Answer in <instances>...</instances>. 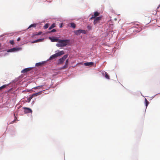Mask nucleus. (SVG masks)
Instances as JSON below:
<instances>
[{"instance_id": "1", "label": "nucleus", "mask_w": 160, "mask_h": 160, "mask_svg": "<svg viewBox=\"0 0 160 160\" xmlns=\"http://www.w3.org/2000/svg\"><path fill=\"white\" fill-rule=\"evenodd\" d=\"M50 39L52 42H59V43H57L56 44V46L58 47H64L66 46L70 43V41L69 39L58 40V38L54 37H50Z\"/></svg>"}, {"instance_id": "2", "label": "nucleus", "mask_w": 160, "mask_h": 160, "mask_svg": "<svg viewBox=\"0 0 160 160\" xmlns=\"http://www.w3.org/2000/svg\"><path fill=\"white\" fill-rule=\"evenodd\" d=\"M64 54V52L63 51H61L58 53H57L54 54H53L49 58V60H52L54 58H57L58 57L60 56L61 55H63Z\"/></svg>"}, {"instance_id": "3", "label": "nucleus", "mask_w": 160, "mask_h": 160, "mask_svg": "<svg viewBox=\"0 0 160 160\" xmlns=\"http://www.w3.org/2000/svg\"><path fill=\"white\" fill-rule=\"evenodd\" d=\"M137 25L138 27H133L131 28L132 30L134 32H139L142 30L140 26H139L138 25Z\"/></svg>"}, {"instance_id": "4", "label": "nucleus", "mask_w": 160, "mask_h": 160, "mask_svg": "<svg viewBox=\"0 0 160 160\" xmlns=\"http://www.w3.org/2000/svg\"><path fill=\"white\" fill-rule=\"evenodd\" d=\"M102 18V16H100L94 18V20L93 22L94 25H96L97 24L99 23Z\"/></svg>"}, {"instance_id": "5", "label": "nucleus", "mask_w": 160, "mask_h": 160, "mask_svg": "<svg viewBox=\"0 0 160 160\" xmlns=\"http://www.w3.org/2000/svg\"><path fill=\"white\" fill-rule=\"evenodd\" d=\"M74 33L77 35H79L80 34L82 33L83 34H86V32L85 30L79 29L78 30L74 31Z\"/></svg>"}, {"instance_id": "6", "label": "nucleus", "mask_w": 160, "mask_h": 160, "mask_svg": "<svg viewBox=\"0 0 160 160\" xmlns=\"http://www.w3.org/2000/svg\"><path fill=\"white\" fill-rule=\"evenodd\" d=\"M68 57V55L67 54H66L64 55L62 58L59 59L58 60V64H61L62 63L66 58H67Z\"/></svg>"}, {"instance_id": "7", "label": "nucleus", "mask_w": 160, "mask_h": 160, "mask_svg": "<svg viewBox=\"0 0 160 160\" xmlns=\"http://www.w3.org/2000/svg\"><path fill=\"white\" fill-rule=\"evenodd\" d=\"M23 108L24 110V112L26 113L32 112V110L30 108L26 107H23Z\"/></svg>"}, {"instance_id": "8", "label": "nucleus", "mask_w": 160, "mask_h": 160, "mask_svg": "<svg viewBox=\"0 0 160 160\" xmlns=\"http://www.w3.org/2000/svg\"><path fill=\"white\" fill-rule=\"evenodd\" d=\"M100 13L98 12H94V14L92 15L90 18V19H92L94 18H96L97 17L99 16Z\"/></svg>"}, {"instance_id": "9", "label": "nucleus", "mask_w": 160, "mask_h": 160, "mask_svg": "<svg viewBox=\"0 0 160 160\" xmlns=\"http://www.w3.org/2000/svg\"><path fill=\"white\" fill-rule=\"evenodd\" d=\"M32 68H26L24 69L21 72L22 73H24L26 72H27L30 71L32 69Z\"/></svg>"}, {"instance_id": "10", "label": "nucleus", "mask_w": 160, "mask_h": 160, "mask_svg": "<svg viewBox=\"0 0 160 160\" xmlns=\"http://www.w3.org/2000/svg\"><path fill=\"white\" fill-rule=\"evenodd\" d=\"M18 48H12L11 49L8 50V52H12L16 51H18Z\"/></svg>"}, {"instance_id": "11", "label": "nucleus", "mask_w": 160, "mask_h": 160, "mask_svg": "<svg viewBox=\"0 0 160 160\" xmlns=\"http://www.w3.org/2000/svg\"><path fill=\"white\" fill-rule=\"evenodd\" d=\"M84 65L86 66H92L93 64V63L92 62H85L84 64Z\"/></svg>"}, {"instance_id": "12", "label": "nucleus", "mask_w": 160, "mask_h": 160, "mask_svg": "<svg viewBox=\"0 0 160 160\" xmlns=\"http://www.w3.org/2000/svg\"><path fill=\"white\" fill-rule=\"evenodd\" d=\"M43 40V39H39L36 40L34 41L33 42H32V43H35V42H40L42 41V40Z\"/></svg>"}, {"instance_id": "13", "label": "nucleus", "mask_w": 160, "mask_h": 160, "mask_svg": "<svg viewBox=\"0 0 160 160\" xmlns=\"http://www.w3.org/2000/svg\"><path fill=\"white\" fill-rule=\"evenodd\" d=\"M42 91L39 92L38 93H34L32 95V96L33 97H36L38 95H40L41 94V92Z\"/></svg>"}, {"instance_id": "14", "label": "nucleus", "mask_w": 160, "mask_h": 160, "mask_svg": "<svg viewBox=\"0 0 160 160\" xmlns=\"http://www.w3.org/2000/svg\"><path fill=\"white\" fill-rule=\"evenodd\" d=\"M55 23H53L51 26L49 28V30H51V29H52V28H54L55 27Z\"/></svg>"}, {"instance_id": "15", "label": "nucleus", "mask_w": 160, "mask_h": 160, "mask_svg": "<svg viewBox=\"0 0 160 160\" xmlns=\"http://www.w3.org/2000/svg\"><path fill=\"white\" fill-rule=\"evenodd\" d=\"M71 27L73 28H75L76 27V25L75 23L72 22L70 23Z\"/></svg>"}, {"instance_id": "16", "label": "nucleus", "mask_w": 160, "mask_h": 160, "mask_svg": "<svg viewBox=\"0 0 160 160\" xmlns=\"http://www.w3.org/2000/svg\"><path fill=\"white\" fill-rule=\"evenodd\" d=\"M105 78L107 79H110V78H109V76L108 75V74L107 73V72H105Z\"/></svg>"}, {"instance_id": "17", "label": "nucleus", "mask_w": 160, "mask_h": 160, "mask_svg": "<svg viewBox=\"0 0 160 160\" xmlns=\"http://www.w3.org/2000/svg\"><path fill=\"white\" fill-rule=\"evenodd\" d=\"M8 85H4L0 87V91L2 89L6 88V87Z\"/></svg>"}, {"instance_id": "18", "label": "nucleus", "mask_w": 160, "mask_h": 160, "mask_svg": "<svg viewBox=\"0 0 160 160\" xmlns=\"http://www.w3.org/2000/svg\"><path fill=\"white\" fill-rule=\"evenodd\" d=\"M49 25V24L48 23L46 24L44 26V29H46L48 28Z\"/></svg>"}, {"instance_id": "19", "label": "nucleus", "mask_w": 160, "mask_h": 160, "mask_svg": "<svg viewBox=\"0 0 160 160\" xmlns=\"http://www.w3.org/2000/svg\"><path fill=\"white\" fill-rule=\"evenodd\" d=\"M36 26V24H32L28 28H31V27H35Z\"/></svg>"}, {"instance_id": "20", "label": "nucleus", "mask_w": 160, "mask_h": 160, "mask_svg": "<svg viewBox=\"0 0 160 160\" xmlns=\"http://www.w3.org/2000/svg\"><path fill=\"white\" fill-rule=\"evenodd\" d=\"M145 102H146V106L147 107L148 105L149 104V102L146 99H145Z\"/></svg>"}, {"instance_id": "21", "label": "nucleus", "mask_w": 160, "mask_h": 160, "mask_svg": "<svg viewBox=\"0 0 160 160\" xmlns=\"http://www.w3.org/2000/svg\"><path fill=\"white\" fill-rule=\"evenodd\" d=\"M42 64V63H40V62H38V63H36V65L37 66H41Z\"/></svg>"}, {"instance_id": "22", "label": "nucleus", "mask_w": 160, "mask_h": 160, "mask_svg": "<svg viewBox=\"0 0 160 160\" xmlns=\"http://www.w3.org/2000/svg\"><path fill=\"white\" fill-rule=\"evenodd\" d=\"M68 67V65H66V64H65V65H64L62 68V69H66V68H67Z\"/></svg>"}, {"instance_id": "23", "label": "nucleus", "mask_w": 160, "mask_h": 160, "mask_svg": "<svg viewBox=\"0 0 160 160\" xmlns=\"http://www.w3.org/2000/svg\"><path fill=\"white\" fill-rule=\"evenodd\" d=\"M42 87H43V85H41L40 86H38L34 88H34V89H38L39 88H40V87L42 88Z\"/></svg>"}, {"instance_id": "24", "label": "nucleus", "mask_w": 160, "mask_h": 160, "mask_svg": "<svg viewBox=\"0 0 160 160\" xmlns=\"http://www.w3.org/2000/svg\"><path fill=\"white\" fill-rule=\"evenodd\" d=\"M9 42L12 45H13L14 43V42L13 40H10Z\"/></svg>"}, {"instance_id": "25", "label": "nucleus", "mask_w": 160, "mask_h": 160, "mask_svg": "<svg viewBox=\"0 0 160 160\" xmlns=\"http://www.w3.org/2000/svg\"><path fill=\"white\" fill-rule=\"evenodd\" d=\"M87 28L88 30H91L92 29V27L90 26H87Z\"/></svg>"}, {"instance_id": "26", "label": "nucleus", "mask_w": 160, "mask_h": 160, "mask_svg": "<svg viewBox=\"0 0 160 160\" xmlns=\"http://www.w3.org/2000/svg\"><path fill=\"white\" fill-rule=\"evenodd\" d=\"M56 30L55 29H53L50 32H56Z\"/></svg>"}, {"instance_id": "27", "label": "nucleus", "mask_w": 160, "mask_h": 160, "mask_svg": "<svg viewBox=\"0 0 160 160\" xmlns=\"http://www.w3.org/2000/svg\"><path fill=\"white\" fill-rule=\"evenodd\" d=\"M42 33V32H38V33L36 34V35H41Z\"/></svg>"}, {"instance_id": "28", "label": "nucleus", "mask_w": 160, "mask_h": 160, "mask_svg": "<svg viewBox=\"0 0 160 160\" xmlns=\"http://www.w3.org/2000/svg\"><path fill=\"white\" fill-rule=\"evenodd\" d=\"M68 59H67L66 60V62H65V64H66V65H68Z\"/></svg>"}, {"instance_id": "29", "label": "nucleus", "mask_w": 160, "mask_h": 160, "mask_svg": "<svg viewBox=\"0 0 160 160\" xmlns=\"http://www.w3.org/2000/svg\"><path fill=\"white\" fill-rule=\"evenodd\" d=\"M33 97V96H32V95L31 96H30L29 97V101H30V100H31Z\"/></svg>"}, {"instance_id": "30", "label": "nucleus", "mask_w": 160, "mask_h": 160, "mask_svg": "<svg viewBox=\"0 0 160 160\" xmlns=\"http://www.w3.org/2000/svg\"><path fill=\"white\" fill-rule=\"evenodd\" d=\"M20 40V38H18L17 39V41H19Z\"/></svg>"}, {"instance_id": "31", "label": "nucleus", "mask_w": 160, "mask_h": 160, "mask_svg": "<svg viewBox=\"0 0 160 160\" xmlns=\"http://www.w3.org/2000/svg\"><path fill=\"white\" fill-rule=\"evenodd\" d=\"M62 23H61L60 26V28H62Z\"/></svg>"}, {"instance_id": "32", "label": "nucleus", "mask_w": 160, "mask_h": 160, "mask_svg": "<svg viewBox=\"0 0 160 160\" xmlns=\"http://www.w3.org/2000/svg\"><path fill=\"white\" fill-rule=\"evenodd\" d=\"M160 7V5H159L158 6V7L157 8H159V7Z\"/></svg>"}, {"instance_id": "33", "label": "nucleus", "mask_w": 160, "mask_h": 160, "mask_svg": "<svg viewBox=\"0 0 160 160\" xmlns=\"http://www.w3.org/2000/svg\"><path fill=\"white\" fill-rule=\"evenodd\" d=\"M157 13V12H155L154 13V14L155 15Z\"/></svg>"}]
</instances>
